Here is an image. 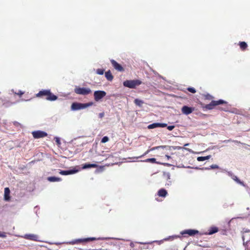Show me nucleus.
<instances>
[{
	"label": "nucleus",
	"mask_w": 250,
	"mask_h": 250,
	"mask_svg": "<svg viewBox=\"0 0 250 250\" xmlns=\"http://www.w3.org/2000/svg\"><path fill=\"white\" fill-rule=\"evenodd\" d=\"M36 97L45 98L46 100L54 101L58 99V97L52 93L50 90H42L36 94Z\"/></svg>",
	"instance_id": "1"
},
{
	"label": "nucleus",
	"mask_w": 250,
	"mask_h": 250,
	"mask_svg": "<svg viewBox=\"0 0 250 250\" xmlns=\"http://www.w3.org/2000/svg\"><path fill=\"white\" fill-rule=\"evenodd\" d=\"M226 104L227 102L226 101L223 100H219L218 101L212 100V101L209 104H201L203 108H205L208 110H211L213 109L215 106Z\"/></svg>",
	"instance_id": "2"
},
{
	"label": "nucleus",
	"mask_w": 250,
	"mask_h": 250,
	"mask_svg": "<svg viewBox=\"0 0 250 250\" xmlns=\"http://www.w3.org/2000/svg\"><path fill=\"white\" fill-rule=\"evenodd\" d=\"M142 83V82L139 80H126L125 81L123 84L125 86L130 88H135L137 86L140 85Z\"/></svg>",
	"instance_id": "3"
},
{
	"label": "nucleus",
	"mask_w": 250,
	"mask_h": 250,
	"mask_svg": "<svg viewBox=\"0 0 250 250\" xmlns=\"http://www.w3.org/2000/svg\"><path fill=\"white\" fill-rule=\"evenodd\" d=\"M74 92L77 94L87 95L91 93V90L89 88L80 87L76 86L74 89Z\"/></svg>",
	"instance_id": "4"
},
{
	"label": "nucleus",
	"mask_w": 250,
	"mask_h": 250,
	"mask_svg": "<svg viewBox=\"0 0 250 250\" xmlns=\"http://www.w3.org/2000/svg\"><path fill=\"white\" fill-rule=\"evenodd\" d=\"M106 95V92L104 91L98 90L94 92V100L98 102L103 98Z\"/></svg>",
	"instance_id": "5"
},
{
	"label": "nucleus",
	"mask_w": 250,
	"mask_h": 250,
	"mask_svg": "<svg viewBox=\"0 0 250 250\" xmlns=\"http://www.w3.org/2000/svg\"><path fill=\"white\" fill-rule=\"evenodd\" d=\"M33 136L35 139H39L41 138H44L47 136V133L44 131L38 130L33 131L32 133Z\"/></svg>",
	"instance_id": "6"
},
{
	"label": "nucleus",
	"mask_w": 250,
	"mask_h": 250,
	"mask_svg": "<svg viewBox=\"0 0 250 250\" xmlns=\"http://www.w3.org/2000/svg\"><path fill=\"white\" fill-rule=\"evenodd\" d=\"M199 233V232L198 230L191 229H186L181 232V234L184 236H185L186 234H188V236H193Z\"/></svg>",
	"instance_id": "7"
},
{
	"label": "nucleus",
	"mask_w": 250,
	"mask_h": 250,
	"mask_svg": "<svg viewBox=\"0 0 250 250\" xmlns=\"http://www.w3.org/2000/svg\"><path fill=\"white\" fill-rule=\"evenodd\" d=\"M23 238L29 240H32V241H40V240H39V236L36 234H25L23 236Z\"/></svg>",
	"instance_id": "8"
},
{
	"label": "nucleus",
	"mask_w": 250,
	"mask_h": 250,
	"mask_svg": "<svg viewBox=\"0 0 250 250\" xmlns=\"http://www.w3.org/2000/svg\"><path fill=\"white\" fill-rule=\"evenodd\" d=\"M194 110V107H190L188 106H183L181 109L182 113L185 115H188Z\"/></svg>",
	"instance_id": "9"
},
{
	"label": "nucleus",
	"mask_w": 250,
	"mask_h": 250,
	"mask_svg": "<svg viewBox=\"0 0 250 250\" xmlns=\"http://www.w3.org/2000/svg\"><path fill=\"white\" fill-rule=\"evenodd\" d=\"M110 62L112 66L116 70L120 72L124 71V68L121 66V64L118 63L116 61H115L114 60H111Z\"/></svg>",
	"instance_id": "10"
},
{
	"label": "nucleus",
	"mask_w": 250,
	"mask_h": 250,
	"mask_svg": "<svg viewBox=\"0 0 250 250\" xmlns=\"http://www.w3.org/2000/svg\"><path fill=\"white\" fill-rule=\"evenodd\" d=\"M71 109L73 110H78L84 108L83 104L80 103H73L71 104Z\"/></svg>",
	"instance_id": "11"
},
{
	"label": "nucleus",
	"mask_w": 250,
	"mask_h": 250,
	"mask_svg": "<svg viewBox=\"0 0 250 250\" xmlns=\"http://www.w3.org/2000/svg\"><path fill=\"white\" fill-rule=\"evenodd\" d=\"M167 146H155L151 148L150 149H148L146 151L143 155H141L140 156H139L137 157V158L142 157L145 155H146L147 154H148L150 151H152L155 149H159L160 148H165Z\"/></svg>",
	"instance_id": "12"
},
{
	"label": "nucleus",
	"mask_w": 250,
	"mask_h": 250,
	"mask_svg": "<svg viewBox=\"0 0 250 250\" xmlns=\"http://www.w3.org/2000/svg\"><path fill=\"white\" fill-rule=\"evenodd\" d=\"M167 190L164 188H161L157 192V194L159 197H166L167 195Z\"/></svg>",
	"instance_id": "13"
},
{
	"label": "nucleus",
	"mask_w": 250,
	"mask_h": 250,
	"mask_svg": "<svg viewBox=\"0 0 250 250\" xmlns=\"http://www.w3.org/2000/svg\"><path fill=\"white\" fill-rule=\"evenodd\" d=\"M10 189L8 188H4V198L5 201H9L10 200Z\"/></svg>",
	"instance_id": "14"
},
{
	"label": "nucleus",
	"mask_w": 250,
	"mask_h": 250,
	"mask_svg": "<svg viewBox=\"0 0 250 250\" xmlns=\"http://www.w3.org/2000/svg\"><path fill=\"white\" fill-rule=\"evenodd\" d=\"M77 170H61L59 173L62 175H67L69 174H72L75 173Z\"/></svg>",
	"instance_id": "15"
},
{
	"label": "nucleus",
	"mask_w": 250,
	"mask_h": 250,
	"mask_svg": "<svg viewBox=\"0 0 250 250\" xmlns=\"http://www.w3.org/2000/svg\"><path fill=\"white\" fill-rule=\"evenodd\" d=\"M98 167L97 164H84L83 166V168L86 169L89 168H96Z\"/></svg>",
	"instance_id": "16"
},
{
	"label": "nucleus",
	"mask_w": 250,
	"mask_h": 250,
	"mask_svg": "<svg viewBox=\"0 0 250 250\" xmlns=\"http://www.w3.org/2000/svg\"><path fill=\"white\" fill-rule=\"evenodd\" d=\"M97 239L95 237H88L86 238L79 239L77 241L79 242H88L96 240Z\"/></svg>",
	"instance_id": "17"
},
{
	"label": "nucleus",
	"mask_w": 250,
	"mask_h": 250,
	"mask_svg": "<svg viewBox=\"0 0 250 250\" xmlns=\"http://www.w3.org/2000/svg\"><path fill=\"white\" fill-rule=\"evenodd\" d=\"M47 180L50 182H60L62 181V179L59 177L51 176L47 177Z\"/></svg>",
	"instance_id": "18"
},
{
	"label": "nucleus",
	"mask_w": 250,
	"mask_h": 250,
	"mask_svg": "<svg viewBox=\"0 0 250 250\" xmlns=\"http://www.w3.org/2000/svg\"><path fill=\"white\" fill-rule=\"evenodd\" d=\"M105 77L108 81H112L113 80V76L110 70H108L105 73Z\"/></svg>",
	"instance_id": "19"
},
{
	"label": "nucleus",
	"mask_w": 250,
	"mask_h": 250,
	"mask_svg": "<svg viewBox=\"0 0 250 250\" xmlns=\"http://www.w3.org/2000/svg\"><path fill=\"white\" fill-rule=\"evenodd\" d=\"M239 45L240 49L242 51L246 50L248 47V45H247V43L245 42H240L239 43Z\"/></svg>",
	"instance_id": "20"
},
{
	"label": "nucleus",
	"mask_w": 250,
	"mask_h": 250,
	"mask_svg": "<svg viewBox=\"0 0 250 250\" xmlns=\"http://www.w3.org/2000/svg\"><path fill=\"white\" fill-rule=\"evenodd\" d=\"M211 157V155H208L207 156H200L197 157V161L201 162V161H204L207 160L209 159Z\"/></svg>",
	"instance_id": "21"
},
{
	"label": "nucleus",
	"mask_w": 250,
	"mask_h": 250,
	"mask_svg": "<svg viewBox=\"0 0 250 250\" xmlns=\"http://www.w3.org/2000/svg\"><path fill=\"white\" fill-rule=\"evenodd\" d=\"M144 161L146 162H149V163H157V164H162V165H165V164H162V163H159V162H157L156 160V159L155 158H148V159H146Z\"/></svg>",
	"instance_id": "22"
},
{
	"label": "nucleus",
	"mask_w": 250,
	"mask_h": 250,
	"mask_svg": "<svg viewBox=\"0 0 250 250\" xmlns=\"http://www.w3.org/2000/svg\"><path fill=\"white\" fill-rule=\"evenodd\" d=\"M218 229L217 227H212L209 230V232L208 234L209 235H211L218 232Z\"/></svg>",
	"instance_id": "23"
},
{
	"label": "nucleus",
	"mask_w": 250,
	"mask_h": 250,
	"mask_svg": "<svg viewBox=\"0 0 250 250\" xmlns=\"http://www.w3.org/2000/svg\"><path fill=\"white\" fill-rule=\"evenodd\" d=\"M134 103L136 105L141 106L144 103V102L140 99H136L134 100Z\"/></svg>",
	"instance_id": "24"
},
{
	"label": "nucleus",
	"mask_w": 250,
	"mask_h": 250,
	"mask_svg": "<svg viewBox=\"0 0 250 250\" xmlns=\"http://www.w3.org/2000/svg\"><path fill=\"white\" fill-rule=\"evenodd\" d=\"M158 127H159L158 123H153V124L149 125L147 127L148 129H152V128H154Z\"/></svg>",
	"instance_id": "25"
},
{
	"label": "nucleus",
	"mask_w": 250,
	"mask_h": 250,
	"mask_svg": "<svg viewBox=\"0 0 250 250\" xmlns=\"http://www.w3.org/2000/svg\"><path fill=\"white\" fill-rule=\"evenodd\" d=\"M204 97H205V99H207L208 100H211L214 98V97L212 96H211L208 94L205 95Z\"/></svg>",
	"instance_id": "26"
},
{
	"label": "nucleus",
	"mask_w": 250,
	"mask_h": 250,
	"mask_svg": "<svg viewBox=\"0 0 250 250\" xmlns=\"http://www.w3.org/2000/svg\"><path fill=\"white\" fill-rule=\"evenodd\" d=\"M104 69H98L96 70V73L99 75H103L104 74Z\"/></svg>",
	"instance_id": "27"
},
{
	"label": "nucleus",
	"mask_w": 250,
	"mask_h": 250,
	"mask_svg": "<svg viewBox=\"0 0 250 250\" xmlns=\"http://www.w3.org/2000/svg\"><path fill=\"white\" fill-rule=\"evenodd\" d=\"M108 141H109V138L107 136H104L102 138V139L101 140V142L102 143H105L108 142Z\"/></svg>",
	"instance_id": "28"
},
{
	"label": "nucleus",
	"mask_w": 250,
	"mask_h": 250,
	"mask_svg": "<svg viewBox=\"0 0 250 250\" xmlns=\"http://www.w3.org/2000/svg\"><path fill=\"white\" fill-rule=\"evenodd\" d=\"M187 90L192 93H195L196 92L195 89L193 87H188Z\"/></svg>",
	"instance_id": "29"
},
{
	"label": "nucleus",
	"mask_w": 250,
	"mask_h": 250,
	"mask_svg": "<svg viewBox=\"0 0 250 250\" xmlns=\"http://www.w3.org/2000/svg\"><path fill=\"white\" fill-rule=\"evenodd\" d=\"M93 104H94V103L91 102H89V103H87L83 104V105H84V108H86L87 107L92 106Z\"/></svg>",
	"instance_id": "30"
},
{
	"label": "nucleus",
	"mask_w": 250,
	"mask_h": 250,
	"mask_svg": "<svg viewBox=\"0 0 250 250\" xmlns=\"http://www.w3.org/2000/svg\"><path fill=\"white\" fill-rule=\"evenodd\" d=\"M210 168L211 169H218L219 168V167L217 165H212L210 166Z\"/></svg>",
	"instance_id": "31"
},
{
	"label": "nucleus",
	"mask_w": 250,
	"mask_h": 250,
	"mask_svg": "<svg viewBox=\"0 0 250 250\" xmlns=\"http://www.w3.org/2000/svg\"><path fill=\"white\" fill-rule=\"evenodd\" d=\"M159 127H164L167 126V124L165 123H158Z\"/></svg>",
	"instance_id": "32"
},
{
	"label": "nucleus",
	"mask_w": 250,
	"mask_h": 250,
	"mask_svg": "<svg viewBox=\"0 0 250 250\" xmlns=\"http://www.w3.org/2000/svg\"><path fill=\"white\" fill-rule=\"evenodd\" d=\"M174 127H175L174 125H169V126H167V129L170 131L173 130L174 128Z\"/></svg>",
	"instance_id": "33"
},
{
	"label": "nucleus",
	"mask_w": 250,
	"mask_h": 250,
	"mask_svg": "<svg viewBox=\"0 0 250 250\" xmlns=\"http://www.w3.org/2000/svg\"><path fill=\"white\" fill-rule=\"evenodd\" d=\"M6 237V234L4 232L0 231V237L4 238Z\"/></svg>",
	"instance_id": "34"
},
{
	"label": "nucleus",
	"mask_w": 250,
	"mask_h": 250,
	"mask_svg": "<svg viewBox=\"0 0 250 250\" xmlns=\"http://www.w3.org/2000/svg\"><path fill=\"white\" fill-rule=\"evenodd\" d=\"M104 115V112L100 113L99 114V117L100 118H102Z\"/></svg>",
	"instance_id": "35"
},
{
	"label": "nucleus",
	"mask_w": 250,
	"mask_h": 250,
	"mask_svg": "<svg viewBox=\"0 0 250 250\" xmlns=\"http://www.w3.org/2000/svg\"><path fill=\"white\" fill-rule=\"evenodd\" d=\"M24 93V92H21V91H19L18 93H17V95H19L20 97H21V96Z\"/></svg>",
	"instance_id": "36"
},
{
	"label": "nucleus",
	"mask_w": 250,
	"mask_h": 250,
	"mask_svg": "<svg viewBox=\"0 0 250 250\" xmlns=\"http://www.w3.org/2000/svg\"><path fill=\"white\" fill-rule=\"evenodd\" d=\"M130 245V247L131 248H133V247H134V246H135V244H134V243H133V242H131V243H130V245Z\"/></svg>",
	"instance_id": "37"
},
{
	"label": "nucleus",
	"mask_w": 250,
	"mask_h": 250,
	"mask_svg": "<svg viewBox=\"0 0 250 250\" xmlns=\"http://www.w3.org/2000/svg\"><path fill=\"white\" fill-rule=\"evenodd\" d=\"M221 110H224V111H227L228 110V107L226 106L224 108H222Z\"/></svg>",
	"instance_id": "38"
},
{
	"label": "nucleus",
	"mask_w": 250,
	"mask_h": 250,
	"mask_svg": "<svg viewBox=\"0 0 250 250\" xmlns=\"http://www.w3.org/2000/svg\"><path fill=\"white\" fill-rule=\"evenodd\" d=\"M56 142L58 143V144H60V140L59 139V138H56Z\"/></svg>",
	"instance_id": "39"
},
{
	"label": "nucleus",
	"mask_w": 250,
	"mask_h": 250,
	"mask_svg": "<svg viewBox=\"0 0 250 250\" xmlns=\"http://www.w3.org/2000/svg\"><path fill=\"white\" fill-rule=\"evenodd\" d=\"M166 156L167 158V159H169L170 157L168 155H166Z\"/></svg>",
	"instance_id": "40"
},
{
	"label": "nucleus",
	"mask_w": 250,
	"mask_h": 250,
	"mask_svg": "<svg viewBox=\"0 0 250 250\" xmlns=\"http://www.w3.org/2000/svg\"><path fill=\"white\" fill-rule=\"evenodd\" d=\"M236 181L238 183H240V182L239 181V180L237 178V179L236 180Z\"/></svg>",
	"instance_id": "41"
},
{
	"label": "nucleus",
	"mask_w": 250,
	"mask_h": 250,
	"mask_svg": "<svg viewBox=\"0 0 250 250\" xmlns=\"http://www.w3.org/2000/svg\"><path fill=\"white\" fill-rule=\"evenodd\" d=\"M188 144H185V146H188Z\"/></svg>",
	"instance_id": "42"
},
{
	"label": "nucleus",
	"mask_w": 250,
	"mask_h": 250,
	"mask_svg": "<svg viewBox=\"0 0 250 250\" xmlns=\"http://www.w3.org/2000/svg\"><path fill=\"white\" fill-rule=\"evenodd\" d=\"M12 91L13 93H14V90H13V89H12Z\"/></svg>",
	"instance_id": "43"
},
{
	"label": "nucleus",
	"mask_w": 250,
	"mask_h": 250,
	"mask_svg": "<svg viewBox=\"0 0 250 250\" xmlns=\"http://www.w3.org/2000/svg\"><path fill=\"white\" fill-rule=\"evenodd\" d=\"M206 169H209L210 168H206Z\"/></svg>",
	"instance_id": "44"
}]
</instances>
